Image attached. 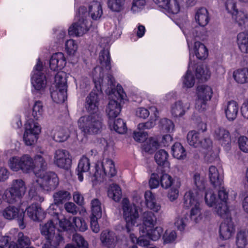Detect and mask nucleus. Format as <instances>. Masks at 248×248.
<instances>
[{
  "instance_id": "nucleus-15",
  "label": "nucleus",
  "mask_w": 248,
  "mask_h": 248,
  "mask_svg": "<svg viewBox=\"0 0 248 248\" xmlns=\"http://www.w3.org/2000/svg\"><path fill=\"white\" fill-rule=\"evenodd\" d=\"M41 182L39 184L42 189L46 191H50L55 189L59 185V179L57 174L52 171L42 173Z\"/></svg>"
},
{
  "instance_id": "nucleus-60",
  "label": "nucleus",
  "mask_w": 248,
  "mask_h": 248,
  "mask_svg": "<svg viewBox=\"0 0 248 248\" xmlns=\"http://www.w3.org/2000/svg\"><path fill=\"white\" fill-rule=\"evenodd\" d=\"M74 227L81 232H84L87 229V226L84 220L80 217H73Z\"/></svg>"
},
{
  "instance_id": "nucleus-20",
  "label": "nucleus",
  "mask_w": 248,
  "mask_h": 248,
  "mask_svg": "<svg viewBox=\"0 0 248 248\" xmlns=\"http://www.w3.org/2000/svg\"><path fill=\"white\" fill-rule=\"evenodd\" d=\"M66 60L62 52H58L53 54L49 60V66L53 71L61 70L66 65Z\"/></svg>"
},
{
  "instance_id": "nucleus-43",
  "label": "nucleus",
  "mask_w": 248,
  "mask_h": 248,
  "mask_svg": "<svg viewBox=\"0 0 248 248\" xmlns=\"http://www.w3.org/2000/svg\"><path fill=\"white\" fill-rule=\"evenodd\" d=\"M210 72L208 68L203 65H198L196 69V77L202 81H206L210 77Z\"/></svg>"
},
{
  "instance_id": "nucleus-52",
  "label": "nucleus",
  "mask_w": 248,
  "mask_h": 248,
  "mask_svg": "<svg viewBox=\"0 0 248 248\" xmlns=\"http://www.w3.org/2000/svg\"><path fill=\"white\" fill-rule=\"evenodd\" d=\"M159 125L162 131L166 132L172 131L174 128L173 122L167 118H163L160 120Z\"/></svg>"
},
{
  "instance_id": "nucleus-62",
  "label": "nucleus",
  "mask_w": 248,
  "mask_h": 248,
  "mask_svg": "<svg viewBox=\"0 0 248 248\" xmlns=\"http://www.w3.org/2000/svg\"><path fill=\"white\" fill-rule=\"evenodd\" d=\"M176 238V233L175 231H166L163 235L164 244H169L172 243Z\"/></svg>"
},
{
  "instance_id": "nucleus-33",
  "label": "nucleus",
  "mask_w": 248,
  "mask_h": 248,
  "mask_svg": "<svg viewBox=\"0 0 248 248\" xmlns=\"http://www.w3.org/2000/svg\"><path fill=\"white\" fill-rule=\"evenodd\" d=\"M195 20L201 27L205 26L209 22L210 18L207 10L202 7L199 9L195 15Z\"/></svg>"
},
{
  "instance_id": "nucleus-5",
  "label": "nucleus",
  "mask_w": 248,
  "mask_h": 248,
  "mask_svg": "<svg viewBox=\"0 0 248 248\" xmlns=\"http://www.w3.org/2000/svg\"><path fill=\"white\" fill-rule=\"evenodd\" d=\"M95 89L93 91L86 97L85 107L88 112L90 114L99 113L98 111V106L99 104V95L102 93L101 83L103 81V78H100L98 81L93 78Z\"/></svg>"
},
{
  "instance_id": "nucleus-11",
  "label": "nucleus",
  "mask_w": 248,
  "mask_h": 248,
  "mask_svg": "<svg viewBox=\"0 0 248 248\" xmlns=\"http://www.w3.org/2000/svg\"><path fill=\"white\" fill-rule=\"evenodd\" d=\"M2 217L8 220L16 219L19 227L21 229L25 228L26 225L24 221L25 212L15 206L9 205L1 211Z\"/></svg>"
},
{
  "instance_id": "nucleus-16",
  "label": "nucleus",
  "mask_w": 248,
  "mask_h": 248,
  "mask_svg": "<svg viewBox=\"0 0 248 248\" xmlns=\"http://www.w3.org/2000/svg\"><path fill=\"white\" fill-rule=\"evenodd\" d=\"M216 188L218 189V198L217 206L215 207L216 211L218 216H224L226 215L227 212H229L227 204L228 193L222 185Z\"/></svg>"
},
{
  "instance_id": "nucleus-49",
  "label": "nucleus",
  "mask_w": 248,
  "mask_h": 248,
  "mask_svg": "<svg viewBox=\"0 0 248 248\" xmlns=\"http://www.w3.org/2000/svg\"><path fill=\"white\" fill-rule=\"evenodd\" d=\"M125 0H109L108 7L114 12H119L124 9Z\"/></svg>"
},
{
  "instance_id": "nucleus-63",
  "label": "nucleus",
  "mask_w": 248,
  "mask_h": 248,
  "mask_svg": "<svg viewBox=\"0 0 248 248\" xmlns=\"http://www.w3.org/2000/svg\"><path fill=\"white\" fill-rule=\"evenodd\" d=\"M236 244L239 248H243L247 245V238L245 232L241 231L238 232L236 237Z\"/></svg>"
},
{
  "instance_id": "nucleus-10",
  "label": "nucleus",
  "mask_w": 248,
  "mask_h": 248,
  "mask_svg": "<svg viewBox=\"0 0 248 248\" xmlns=\"http://www.w3.org/2000/svg\"><path fill=\"white\" fill-rule=\"evenodd\" d=\"M33 159L28 155L21 157H13L10 160L9 166L14 171L22 170L24 172L28 173L33 171Z\"/></svg>"
},
{
  "instance_id": "nucleus-25",
  "label": "nucleus",
  "mask_w": 248,
  "mask_h": 248,
  "mask_svg": "<svg viewBox=\"0 0 248 248\" xmlns=\"http://www.w3.org/2000/svg\"><path fill=\"white\" fill-rule=\"evenodd\" d=\"M224 106L227 118L230 121L234 120L238 112L239 107L237 103L234 100H231L228 101Z\"/></svg>"
},
{
  "instance_id": "nucleus-61",
  "label": "nucleus",
  "mask_w": 248,
  "mask_h": 248,
  "mask_svg": "<svg viewBox=\"0 0 248 248\" xmlns=\"http://www.w3.org/2000/svg\"><path fill=\"white\" fill-rule=\"evenodd\" d=\"M195 83V78L191 72L187 70L183 80L184 85L187 88H191Z\"/></svg>"
},
{
  "instance_id": "nucleus-7",
  "label": "nucleus",
  "mask_w": 248,
  "mask_h": 248,
  "mask_svg": "<svg viewBox=\"0 0 248 248\" xmlns=\"http://www.w3.org/2000/svg\"><path fill=\"white\" fill-rule=\"evenodd\" d=\"M187 141L190 146L198 148L200 152L201 149L209 150L212 147V142L209 138L204 137L202 132L195 130L188 133Z\"/></svg>"
},
{
  "instance_id": "nucleus-54",
  "label": "nucleus",
  "mask_w": 248,
  "mask_h": 248,
  "mask_svg": "<svg viewBox=\"0 0 248 248\" xmlns=\"http://www.w3.org/2000/svg\"><path fill=\"white\" fill-rule=\"evenodd\" d=\"M64 73H58L55 76V88L67 89L66 79L64 77Z\"/></svg>"
},
{
  "instance_id": "nucleus-9",
  "label": "nucleus",
  "mask_w": 248,
  "mask_h": 248,
  "mask_svg": "<svg viewBox=\"0 0 248 248\" xmlns=\"http://www.w3.org/2000/svg\"><path fill=\"white\" fill-rule=\"evenodd\" d=\"M197 99L196 100L195 108L202 112L206 109L207 102L211 99L213 92L210 86L202 85L197 88Z\"/></svg>"
},
{
  "instance_id": "nucleus-23",
  "label": "nucleus",
  "mask_w": 248,
  "mask_h": 248,
  "mask_svg": "<svg viewBox=\"0 0 248 248\" xmlns=\"http://www.w3.org/2000/svg\"><path fill=\"white\" fill-rule=\"evenodd\" d=\"M100 240L103 245L112 248L116 245L117 236L113 232L105 230L101 234Z\"/></svg>"
},
{
  "instance_id": "nucleus-45",
  "label": "nucleus",
  "mask_w": 248,
  "mask_h": 248,
  "mask_svg": "<svg viewBox=\"0 0 248 248\" xmlns=\"http://www.w3.org/2000/svg\"><path fill=\"white\" fill-rule=\"evenodd\" d=\"M163 232V228L161 227H156L154 229H152V228H146L144 231L146 235L153 241H156L159 239Z\"/></svg>"
},
{
  "instance_id": "nucleus-21",
  "label": "nucleus",
  "mask_w": 248,
  "mask_h": 248,
  "mask_svg": "<svg viewBox=\"0 0 248 248\" xmlns=\"http://www.w3.org/2000/svg\"><path fill=\"white\" fill-rule=\"evenodd\" d=\"M26 211L28 216L33 220L39 221L45 217V213L38 203L31 204L27 208Z\"/></svg>"
},
{
  "instance_id": "nucleus-35",
  "label": "nucleus",
  "mask_w": 248,
  "mask_h": 248,
  "mask_svg": "<svg viewBox=\"0 0 248 248\" xmlns=\"http://www.w3.org/2000/svg\"><path fill=\"white\" fill-rule=\"evenodd\" d=\"M106 112L109 119L116 118L121 112L120 103L113 99L110 100L107 108Z\"/></svg>"
},
{
  "instance_id": "nucleus-1",
  "label": "nucleus",
  "mask_w": 248,
  "mask_h": 248,
  "mask_svg": "<svg viewBox=\"0 0 248 248\" xmlns=\"http://www.w3.org/2000/svg\"><path fill=\"white\" fill-rule=\"evenodd\" d=\"M193 180L197 190H189L184 196V206L186 208H191L190 215L177 218L174 223L175 226L181 231L184 230L189 219L195 223L198 222L200 215L199 199L202 197L203 191L205 188V182L204 178L201 177L197 173L194 174Z\"/></svg>"
},
{
  "instance_id": "nucleus-36",
  "label": "nucleus",
  "mask_w": 248,
  "mask_h": 248,
  "mask_svg": "<svg viewBox=\"0 0 248 248\" xmlns=\"http://www.w3.org/2000/svg\"><path fill=\"white\" fill-rule=\"evenodd\" d=\"M102 167L104 174L109 178H112L116 175L117 171L114 163L112 160L107 159L102 162Z\"/></svg>"
},
{
  "instance_id": "nucleus-48",
  "label": "nucleus",
  "mask_w": 248,
  "mask_h": 248,
  "mask_svg": "<svg viewBox=\"0 0 248 248\" xmlns=\"http://www.w3.org/2000/svg\"><path fill=\"white\" fill-rule=\"evenodd\" d=\"M169 155L164 150L161 149L156 152L155 159L156 163L160 166L167 165L168 164V158Z\"/></svg>"
},
{
  "instance_id": "nucleus-3",
  "label": "nucleus",
  "mask_w": 248,
  "mask_h": 248,
  "mask_svg": "<svg viewBox=\"0 0 248 248\" xmlns=\"http://www.w3.org/2000/svg\"><path fill=\"white\" fill-rule=\"evenodd\" d=\"M123 217L125 222V230L129 234L132 241L137 240V237L132 232L139 217L138 207L135 204H130L127 200L123 203Z\"/></svg>"
},
{
  "instance_id": "nucleus-31",
  "label": "nucleus",
  "mask_w": 248,
  "mask_h": 248,
  "mask_svg": "<svg viewBox=\"0 0 248 248\" xmlns=\"http://www.w3.org/2000/svg\"><path fill=\"white\" fill-rule=\"evenodd\" d=\"M141 218L145 229L154 227L156 223V217L152 211L144 212L141 216Z\"/></svg>"
},
{
  "instance_id": "nucleus-59",
  "label": "nucleus",
  "mask_w": 248,
  "mask_h": 248,
  "mask_svg": "<svg viewBox=\"0 0 248 248\" xmlns=\"http://www.w3.org/2000/svg\"><path fill=\"white\" fill-rule=\"evenodd\" d=\"M65 48L68 55H73L78 49V45L74 40L70 39L66 42Z\"/></svg>"
},
{
  "instance_id": "nucleus-4",
  "label": "nucleus",
  "mask_w": 248,
  "mask_h": 248,
  "mask_svg": "<svg viewBox=\"0 0 248 248\" xmlns=\"http://www.w3.org/2000/svg\"><path fill=\"white\" fill-rule=\"evenodd\" d=\"M87 8L81 6L78 9V19L68 29V33L72 36H82L89 30V22L87 19Z\"/></svg>"
},
{
  "instance_id": "nucleus-50",
  "label": "nucleus",
  "mask_w": 248,
  "mask_h": 248,
  "mask_svg": "<svg viewBox=\"0 0 248 248\" xmlns=\"http://www.w3.org/2000/svg\"><path fill=\"white\" fill-rule=\"evenodd\" d=\"M69 137L67 130L60 128L56 131L53 135V139L57 142H63Z\"/></svg>"
},
{
  "instance_id": "nucleus-56",
  "label": "nucleus",
  "mask_w": 248,
  "mask_h": 248,
  "mask_svg": "<svg viewBox=\"0 0 248 248\" xmlns=\"http://www.w3.org/2000/svg\"><path fill=\"white\" fill-rule=\"evenodd\" d=\"M113 129L118 133L124 134L127 129L126 124L122 119H117L114 121Z\"/></svg>"
},
{
  "instance_id": "nucleus-32",
  "label": "nucleus",
  "mask_w": 248,
  "mask_h": 248,
  "mask_svg": "<svg viewBox=\"0 0 248 248\" xmlns=\"http://www.w3.org/2000/svg\"><path fill=\"white\" fill-rule=\"evenodd\" d=\"M107 78L108 84L110 86L108 88H110L111 90V91H109V94L111 93L116 96V94H115V93H116L118 95V99H123L125 93L124 92L123 89L121 85L118 84L116 89L114 78L111 75H108L107 76Z\"/></svg>"
},
{
  "instance_id": "nucleus-17",
  "label": "nucleus",
  "mask_w": 248,
  "mask_h": 248,
  "mask_svg": "<svg viewBox=\"0 0 248 248\" xmlns=\"http://www.w3.org/2000/svg\"><path fill=\"white\" fill-rule=\"evenodd\" d=\"M220 217L224 218L225 219L220 225L219 230L220 238L223 240H227L234 233V226L229 212H227L226 215Z\"/></svg>"
},
{
  "instance_id": "nucleus-8",
  "label": "nucleus",
  "mask_w": 248,
  "mask_h": 248,
  "mask_svg": "<svg viewBox=\"0 0 248 248\" xmlns=\"http://www.w3.org/2000/svg\"><path fill=\"white\" fill-rule=\"evenodd\" d=\"M40 231L46 241H52L55 244H61L63 242V237L51 220L42 225Z\"/></svg>"
},
{
  "instance_id": "nucleus-55",
  "label": "nucleus",
  "mask_w": 248,
  "mask_h": 248,
  "mask_svg": "<svg viewBox=\"0 0 248 248\" xmlns=\"http://www.w3.org/2000/svg\"><path fill=\"white\" fill-rule=\"evenodd\" d=\"M204 199L206 203L211 207L214 205L217 206V198L211 190H209L205 193Z\"/></svg>"
},
{
  "instance_id": "nucleus-38",
  "label": "nucleus",
  "mask_w": 248,
  "mask_h": 248,
  "mask_svg": "<svg viewBox=\"0 0 248 248\" xmlns=\"http://www.w3.org/2000/svg\"><path fill=\"white\" fill-rule=\"evenodd\" d=\"M194 50L196 56L199 60L205 59L208 54V49L206 46L198 40L194 43Z\"/></svg>"
},
{
  "instance_id": "nucleus-44",
  "label": "nucleus",
  "mask_w": 248,
  "mask_h": 248,
  "mask_svg": "<svg viewBox=\"0 0 248 248\" xmlns=\"http://www.w3.org/2000/svg\"><path fill=\"white\" fill-rule=\"evenodd\" d=\"M73 241L75 242L76 246L68 244L65 248H89L87 242L84 240L81 235L78 234L73 235Z\"/></svg>"
},
{
  "instance_id": "nucleus-37",
  "label": "nucleus",
  "mask_w": 248,
  "mask_h": 248,
  "mask_svg": "<svg viewBox=\"0 0 248 248\" xmlns=\"http://www.w3.org/2000/svg\"><path fill=\"white\" fill-rule=\"evenodd\" d=\"M144 198L146 206L148 208L155 212H157L160 209V205L156 203L155 196L151 191H147L145 192Z\"/></svg>"
},
{
  "instance_id": "nucleus-6",
  "label": "nucleus",
  "mask_w": 248,
  "mask_h": 248,
  "mask_svg": "<svg viewBox=\"0 0 248 248\" xmlns=\"http://www.w3.org/2000/svg\"><path fill=\"white\" fill-rule=\"evenodd\" d=\"M26 191L24 182L22 179L14 180L11 187L5 191V200L9 203H14L23 197Z\"/></svg>"
},
{
  "instance_id": "nucleus-47",
  "label": "nucleus",
  "mask_w": 248,
  "mask_h": 248,
  "mask_svg": "<svg viewBox=\"0 0 248 248\" xmlns=\"http://www.w3.org/2000/svg\"><path fill=\"white\" fill-rule=\"evenodd\" d=\"M142 147L145 152L152 154L159 148V144L156 140L151 138L146 141Z\"/></svg>"
},
{
  "instance_id": "nucleus-13",
  "label": "nucleus",
  "mask_w": 248,
  "mask_h": 248,
  "mask_svg": "<svg viewBox=\"0 0 248 248\" xmlns=\"http://www.w3.org/2000/svg\"><path fill=\"white\" fill-rule=\"evenodd\" d=\"M43 65L40 60L38 59L31 77V84L36 91L43 90L46 85V77L43 72Z\"/></svg>"
},
{
  "instance_id": "nucleus-14",
  "label": "nucleus",
  "mask_w": 248,
  "mask_h": 248,
  "mask_svg": "<svg viewBox=\"0 0 248 248\" xmlns=\"http://www.w3.org/2000/svg\"><path fill=\"white\" fill-rule=\"evenodd\" d=\"M41 132V127L37 123L30 122L25 125L23 140L26 145L31 146L36 142Z\"/></svg>"
},
{
  "instance_id": "nucleus-2",
  "label": "nucleus",
  "mask_w": 248,
  "mask_h": 248,
  "mask_svg": "<svg viewBox=\"0 0 248 248\" xmlns=\"http://www.w3.org/2000/svg\"><path fill=\"white\" fill-rule=\"evenodd\" d=\"M103 126V118L100 113L84 116L78 120V126L85 135L100 133Z\"/></svg>"
},
{
  "instance_id": "nucleus-12",
  "label": "nucleus",
  "mask_w": 248,
  "mask_h": 248,
  "mask_svg": "<svg viewBox=\"0 0 248 248\" xmlns=\"http://www.w3.org/2000/svg\"><path fill=\"white\" fill-rule=\"evenodd\" d=\"M226 9L232 16L242 30L248 31V17L247 15L243 11H238L236 9V4L232 1H228L226 3Z\"/></svg>"
},
{
  "instance_id": "nucleus-42",
  "label": "nucleus",
  "mask_w": 248,
  "mask_h": 248,
  "mask_svg": "<svg viewBox=\"0 0 248 248\" xmlns=\"http://www.w3.org/2000/svg\"><path fill=\"white\" fill-rule=\"evenodd\" d=\"M173 156L178 159H184L186 153L182 145L179 142H175L171 147Z\"/></svg>"
},
{
  "instance_id": "nucleus-24",
  "label": "nucleus",
  "mask_w": 248,
  "mask_h": 248,
  "mask_svg": "<svg viewBox=\"0 0 248 248\" xmlns=\"http://www.w3.org/2000/svg\"><path fill=\"white\" fill-rule=\"evenodd\" d=\"M214 136L222 145L226 146L231 142L229 132L223 127H217L215 130Z\"/></svg>"
},
{
  "instance_id": "nucleus-64",
  "label": "nucleus",
  "mask_w": 248,
  "mask_h": 248,
  "mask_svg": "<svg viewBox=\"0 0 248 248\" xmlns=\"http://www.w3.org/2000/svg\"><path fill=\"white\" fill-rule=\"evenodd\" d=\"M195 31L196 40L197 38H199L202 41L206 39L208 36V31L204 28V27H196Z\"/></svg>"
},
{
  "instance_id": "nucleus-53",
  "label": "nucleus",
  "mask_w": 248,
  "mask_h": 248,
  "mask_svg": "<svg viewBox=\"0 0 248 248\" xmlns=\"http://www.w3.org/2000/svg\"><path fill=\"white\" fill-rule=\"evenodd\" d=\"M169 13L175 14L179 12L180 6L177 0H169L167 3V6L164 7Z\"/></svg>"
},
{
  "instance_id": "nucleus-34",
  "label": "nucleus",
  "mask_w": 248,
  "mask_h": 248,
  "mask_svg": "<svg viewBox=\"0 0 248 248\" xmlns=\"http://www.w3.org/2000/svg\"><path fill=\"white\" fill-rule=\"evenodd\" d=\"M51 96L53 100L57 103H62L67 98V89L50 88Z\"/></svg>"
},
{
  "instance_id": "nucleus-27",
  "label": "nucleus",
  "mask_w": 248,
  "mask_h": 248,
  "mask_svg": "<svg viewBox=\"0 0 248 248\" xmlns=\"http://www.w3.org/2000/svg\"><path fill=\"white\" fill-rule=\"evenodd\" d=\"M71 197L68 191L64 189L57 190L53 196L54 204L57 206L62 205L70 200Z\"/></svg>"
},
{
  "instance_id": "nucleus-19",
  "label": "nucleus",
  "mask_w": 248,
  "mask_h": 248,
  "mask_svg": "<svg viewBox=\"0 0 248 248\" xmlns=\"http://www.w3.org/2000/svg\"><path fill=\"white\" fill-rule=\"evenodd\" d=\"M46 155H36L33 160V171L37 177H41L42 173L47 169V164Z\"/></svg>"
},
{
  "instance_id": "nucleus-58",
  "label": "nucleus",
  "mask_w": 248,
  "mask_h": 248,
  "mask_svg": "<svg viewBox=\"0 0 248 248\" xmlns=\"http://www.w3.org/2000/svg\"><path fill=\"white\" fill-rule=\"evenodd\" d=\"M43 105L41 101H36L32 108V115L34 119L38 120L40 117H41L43 113Z\"/></svg>"
},
{
  "instance_id": "nucleus-28",
  "label": "nucleus",
  "mask_w": 248,
  "mask_h": 248,
  "mask_svg": "<svg viewBox=\"0 0 248 248\" xmlns=\"http://www.w3.org/2000/svg\"><path fill=\"white\" fill-rule=\"evenodd\" d=\"M90 168V162L89 159L85 156H82L79 161L78 166L76 169V173L78 176V180L81 182L83 181V173L88 172Z\"/></svg>"
},
{
  "instance_id": "nucleus-30",
  "label": "nucleus",
  "mask_w": 248,
  "mask_h": 248,
  "mask_svg": "<svg viewBox=\"0 0 248 248\" xmlns=\"http://www.w3.org/2000/svg\"><path fill=\"white\" fill-rule=\"evenodd\" d=\"M88 15H91L93 20H98L100 19L103 14L102 6L100 2L97 1H93L89 6V11H87Z\"/></svg>"
},
{
  "instance_id": "nucleus-46",
  "label": "nucleus",
  "mask_w": 248,
  "mask_h": 248,
  "mask_svg": "<svg viewBox=\"0 0 248 248\" xmlns=\"http://www.w3.org/2000/svg\"><path fill=\"white\" fill-rule=\"evenodd\" d=\"M92 216L96 218H101L102 215L101 203L97 198H94L91 201Z\"/></svg>"
},
{
  "instance_id": "nucleus-29",
  "label": "nucleus",
  "mask_w": 248,
  "mask_h": 248,
  "mask_svg": "<svg viewBox=\"0 0 248 248\" xmlns=\"http://www.w3.org/2000/svg\"><path fill=\"white\" fill-rule=\"evenodd\" d=\"M189 107L188 103H184L181 101H177L171 107V114L175 117L182 116Z\"/></svg>"
},
{
  "instance_id": "nucleus-22",
  "label": "nucleus",
  "mask_w": 248,
  "mask_h": 248,
  "mask_svg": "<svg viewBox=\"0 0 248 248\" xmlns=\"http://www.w3.org/2000/svg\"><path fill=\"white\" fill-rule=\"evenodd\" d=\"M98 60L100 64V69L109 70L111 69V58L108 47L106 45L100 51Z\"/></svg>"
},
{
  "instance_id": "nucleus-40",
  "label": "nucleus",
  "mask_w": 248,
  "mask_h": 248,
  "mask_svg": "<svg viewBox=\"0 0 248 248\" xmlns=\"http://www.w3.org/2000/svg\"><path fill=\"white\" fill-rule=\"evenodd\" d=\"M237 44L241 51L248 53V33L240 32L237 35Z\"/></svg>"
},
{
  "instance_id": "nucleus-18",
  "label": "nucleus",
  "mask_w": 248,
  "mask_h": 248,
  "mask_svg": "<svg viewBox=\"0 0 248 248\" xmlns=\"http://www.w3.org/2000/svg\"><path fill=\"white\" fill-rule=\"evenodd\" d=\"M54 163L58 167L68 170L71 165L72 160L68 152L65 150H58L54 156Z\"/></svg>"
},
{
  "instance_id": "nucleus-57",
  "label": "nucleus",
  "mask_w": 248,
  "mask_h": 248,
  "mask_svg": "<svg viewBox=\"0 0 248 248\" xmlns=\"http://www.w3.org/2000/svg\"><path fill=\"white\" fill-rule=\"evenodd\" d=\"M17 244L20 248H25L29 247L31 241L29 237L25 235L23 232H19L17 235Z\"/></svg>"
},
{
  "instance_id": "nucleus-51",
  "label": "nucleus",
  "mask_w": 248,
  "mask_h": 248,
  "mask_svg": "<svg viewBox=\"0 0 248 248\" xmlns=\"http://www.w3.org/2000/svg\"><path fill=\"white\" fill-rule=\"evenodd\" d=\"M160 183L163 188L167 189L171 186L173 183V180L171 176L162 172L160 176Z\"/></svg>"
},
{
  "instance_id": "nucleus-41",
  "label": "nucleus",
  "mask_w": 248,
  "mask_h": 248,
  "mask_svg": "<svg viewBox=\"0 0 248 248\" xmlns=\"http://www.w3.org/2000/svg\"><path fill=\"white\" fill-rule=\"evenodd\" d=\"M108 195L115 202L120 201L122 197V191L119 186L116 184L110 185L108 191Z\"/></svg>"
},
{
  "instance_id": "nucleus-26",
  "label": "nucleus",
  "mask_w": 248,
  "mask_h": 248,
  "mask_svg": "<svg viewBox=\"0 0 248 248\" xmlns=\"http://www.w3.org/2000/svg\"><path fill=\"white\" fill-rule=\"evenodd\" d=\"M209 178L211 184L214 187H217L222 185V177L219 174L217 168L211 166L209 169Z\"/></svg>"
},
{
  "instance_id": "nucleus-39",
  "label": "nucleus",
  "mask_w": 248,
  "mask_h": 248,
  "mask_svg": "<svg viewBox=\"0 0 248 248\" xmlns=\"http://www.w3.org/2000/svg\"><path fill=\"white\" fill-rule=\"evenodd\" d=\"M233 77L238 83L243 84L248 82V68H244L234 71Z\"/></svg>"
}]
</instances>
